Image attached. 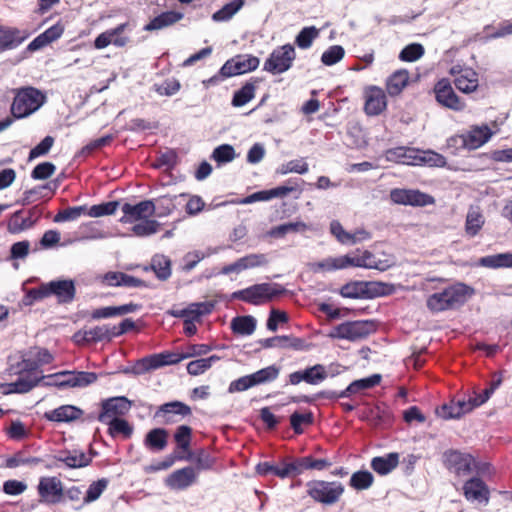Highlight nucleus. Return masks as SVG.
Returning a JSON list of instances; mask_svg holds the SVG:
<instances>
[{"instance_id":"13","label":"nucleus","mask_w":512,"mask_h":512,"mask_svg":"<svg viewBox=\"0 0 512 512\" xmlns=\"http://www.w3.org/2000/svg\"><path fill=\"white\" fill-rule=\"evenodd\" d=\"M391 200L396 204L426 206L434 203V198L419 190L395 188L390 192Z\"/></svg>"},{"instance_id":"25","label":"nucleus","mask_w":512,"mask_h":512,"mask_svg":"<svg viewBox=\"0 0 512 512\" xmlns=\"http://www.w3.org/2000/svg\"><path fill=\"white\" fill-rule=\"evenodd\" d=\"M196 480V470L188 466L171 473L166 479V485L173 490H184L195 483Z\"/></svg>"},{"instance_id":"26","label":"nucleus","mask_w":512,"mask_h":512,"mask_svg":"<svg viewBox=\"0 0 512 512\" xmlns=\"http://www.w3.org/2000/svg\"><path fill=\"white\" fill-rule=\"evenodd\" d=\"M464 496L468 501H488L489 490L480 478H471L463 486Z\"/></svg>"},{"instance_id":"60","label":"nucleus","mask_w":512,"mask_h":512,"mask_svg":"<svg viewBox=\"0 0 512 512\" xmlns=\"http://www.w3.org/2000/svg\"><path fill=\"white\" fill-rule=\"evenodd\" d=\"M191 433L192 429L187 425H181L176 429L174 439L183 451H188L190 447Z\"/></svg>"},{"instance_id":"45","label":"nucleus","mask_w":512,"mask_h":512,"mask_svg":"<svg viewBox=\"0 0 512 512\" xmlns=\"http://www.w3.org/2000/svg\"><path fill=\"white\" fill-rule=\"evenodd\" d=\"M210 350H211L210 346H208L206 344H193V345H190L187 348V352L182 355L172 354V353H162V354H163V356H167L166 359H172V360L176 359L177 360L176 363H178L185 358L205 355Z\"/></svg>"},{"instance_id":"35","label":"nucleus","mask_w":512,"mask_h":512,"mask_svg":"<svg viewBox=\"0 0 512 512\" xmlns=\"http://www.w3.org/2000/svg\"><path fill=\"white\" fill-rule=\"evenodd\" d=\"M44 379L43 376L35 379L30 378H19L17 381L13 383H5L1 385L3 394L10 393H27L31 391L34 387L41 383V380Z\"/></svg>"},{"instance_id":"19","label":"nucleus","mask_w":512,"mask_h":512,"mask_svg":"<svg viewBox=\"0 0 512 512\" xmlns=\"http://www.w3.org/2000/svg\"><path fill=\"white\" fill-rule=\"evenodd\" d=\"M326 368L321 364L308 367L304 370L295 371L289 374V383L298 385L304 381L310 385H317L327 378Z\"/></svg>"},{"instance_id":"20","label":"nucleus","mask_w":512,"mask_h":512,"mask_svg":"<svg viewBox=\"0 0 512 512\" xmlns=\"http://www.w3.org/2000/svg\"><path fill=\"white\" fill-rule=\"evenodd\" d=\"M300 183H304V181L289 179L285 185H281L268 190L258 191V201H268L273 198H284L290 193H296L294 198L299 199L303 191Z\"/></svg>"},{"instance_id":"63","label":"nucleus","mask_w":512,"mask_h":512,"mask_svg":"<svg viewBox=\"0 0 512 512\" xmlns=\"http://www.w3.org/2000/svg\"><path fill=\"white\" fill-rule=\"evenodd\" d=\"M107 485H108V481L106 479H100L96 482H93L89 486V488L86 492V495L84 497V502L90 503V502L97 500L100 497V495L102 494V492L105 490Z\"/></svg>"},{"instance_id":"22","label":"nucleus","mask_w":512,"mask_h":512,"mask_svg":"<svg viewBox=\"0 0 512 512\" xmlns=\"http://www.w3.org/2000/svg\"><path fill=\"white\" fill-rule=\"evenodd\" d=\"M445 465L457 475H466L472 471L473 458L469 454L458 451H449L444 454Z\"/></svg>"},{"instance_id":"30","label":"nucleus","mask_w":512,"mask_h":512,"mask_svg":"<svg viewBox=\"0 0 512 512\" xmlns=\"http://www.w3.org/2000/svg\"><path fill=\"white\" fill-rule=\"evenodd\" d=\"M456 88L463 93L474 92L478 88V75L472 69H461L454 78Z\"/></svg>"},{"instance_id":"6","label":"nucleus","mask_w":512,"mask_h":512,"mask_svg":"<svg viewBox=\"0 0 512 512\" xmlns=\"http://www.w3.org/2000/svg\"><path fill=\"white\" fill-rule=\"evenodd\" d=\"M376 330L377 325L373 320L347 321L335 326L331 332V337L359 341L367 338Z\"/></svg>"},{"instance_id":"7","label":"nucleus","mask_w":512,"mask_h":512,"mask_svg":"<svg viewBox=\"0 0 512 512\" xmlns=\"http://www.w3.org/2000/svg\"><path fill=\"white\" fill-rule=\"evenodd\" d=\"M386 285L375 281H353L340 288V295L344 298H374L384 294Z\"/></svg>"},{"instance_id":"64","label":"nucleus","mask_w":512,"mask_h":512,"mask_svg":"<svg viewBox=\"0 0 512 512\" xmlns=\"http://www.w3.org/2000/svg\"><path fill=\"white\" fill-rule=\"evenodd\" d=\"M212 157L219 163L230 162L235 157L234 148L228 144L220 145L214 149Z\"/></svg>"},{"instance_id":"57","label":"nucleus","mask_w":512,"mask_h":512,"mask_svg":"<svg viewBox=\"0 0 512 512\" xmlns=\"http://www.w3.org/2000/svg\"><path fill=\"white\" fill-rule=\"evenodd\" d=\"M87 213L86 206L69 207L58 212L54 217V222L72 221L76 220L82 214Z\"/></svg>"},{"instance_id":"16","label":"nucleus","mask_w":512,"mask_h":512,"mask_svg":"<svg viewBox=\"0 0 512 512\" xmlns=\"http://www.w3.org/2000/svg\"><path fill=\"white\" fill-rule=\"evenodd\" d=\"M256 69V58L247 55H237L225 62L220 69L223 78L240 75Z\"/></svg>"},{"instance_id":"8","label":"nucleus","mask_w":512,"mask_h":512,"mask_svg":"<svg viewBox=\"0 0 512 512\" xmlns=\"http://www.w3.org/2000/svg\"><path fill=\"white\" fill-rule=\"evenodd\" d=\"M435 99L439 105L453 111H462L465 108V102L455 93L451 81L442 78L436 82L433 88Z\"/></svg>"},{"instance_id":"42","label":"nucleus","mask_w":512,"mask_h":512,"mask_svg":"<svg viewBox=\"0 0 512 512\" xmlns=\"http://www.w3.org/2000/svg\"><path fill=\"white\" fill-rule=\"evenodd\" d=\"M374 477L371 472L361 470L354 472L350 478V486L356 490H366L372 486Z\"/></svg>"},{"instance_id":"40","label":"nucleus","mask_w":512,"mask_h":512,"mask_svg":"<svg viewBox=\"0 0 512 512\" xmlns=\"http://www.w3.org/2000/svg\"><path fill=\"white\" fill-rule=\"evenodd\" d=\"M213 308L214 303L210 301L192 303L186 308L187 314L184 319L198 321L201 316L211 313Z\"/></svg>"},{"instance_id":"36","label":"nucleus","mask_w":512,"mask_h":512,"mask_svg":"<svg viewBox=\"0 0 512 512\" xmlns=\"http://www.w3.org/2000/svg\"><path fill=\"white\" fill-rule=\"evenodd\" d=\"M168 443V432L163 428L150 430L144 439V445L152 451H162Z\"/></svg>"},{"instance_id":"24","label":"nucleus","mask_w":512,"mask_h":512,"mask_svg":"<svg viewBox=\"0 0 512 512\" xmlns=\"http://www.w3.org/2000/svg\"><path fill=\"white\" fill-rule=\"evenodd\" d=\"M126 26L127 23H122L113 29L106 30L99 34L94 41V47L96 49H103L110 44H114L117 47L125 46L128 43L129 38L121 36V34L124 32Z\"/></svg>"},{"instance_id":"1","label":"nucleus","mask_w":512,"mask_h":512,"mask_svg":"<svg viewBox=\"0 0 512 512\" xmlns=\"http://www.w3.org/2000/svg\"><path fill=\"white\" fill-rule=\"evenodd\" d=\"M474 294V288L463 282H456L429 295L426 299V306L432 313L454 310L464 305Z\"/></svg>"},{"instance_id":"23","label":"nucleus","mask_w":512,"mask_h":512,"mask_svg":"<svg viewBox=\"0 0 512 512\" xmlns=\"http://www.w3.org/2000/svg\"><path fill=\"white\" fill-rule=\"evenodd\" d=\"M191 408L183 402L172 401L162 404L154 414V418L161 419L162 423L169 424L175 422V416H189Z\"/></svg>"},{"instance_id":"46","label":"nucleus","mask_w":512,"mask_h":512,"mask_svg":"<svg viewBox=\"0 0 512 512\" xmlns=\"http://www.w3.org/2000/svg\"><path fill=\"white\" fill-rule=\"evenodd\" d=\"M58 460L64 462L70 468H80L89 465L91 457L87 456L84 452L74 451L65 456H59Z\"/></svg>"},{"instance_id":"53","label":"nucleus","mask_w":512,"mask_h":512,"mask_svg":"<svg viewBox=\"0 0 512 512\" xmlns=\"http://www.w3.org/2000/svg\"><path fill=\"white\" fill-rule=\"evenodd\" d=\"M345 55L344 48L340 45H333L323 52L321 61L326 66H332L343 59Z\"/></svg>"},{"instance_id":"10","label":"nucleus","mask_w":512,"mask_h":512,"mask_svg":"<svg viewBox=\"0 0 512 512\" xmlns=\"http://www.w3.org/2000/svg\"><path fill=\"white\" fill-rule=\"evenodd\" d=\"M492 136V132L487 125L474 127L466 134L451 137L448 140L449 145H460L468 150H475L484 145Z\"/></svg>"},{"instance_id":"61","label":"nucleus","mask_w":512,"mask_h":512,"mask_svg":"<svg viewBox=\"0 0 512 512\" xmlns=\"http://www.w3.org/2000/svg\"><path fill=\"white\" fill-rule=\"evenodd\" d=\"M174 198L170 196H162L156 199V202H154L156 206V215L158 217H164L169 215L174 209Z\"/></svg>"},{"instance_id":"4","label":"nucleus","mask_w":512,"mask_h":512,"mask_svg":"<svg viewBox=\"0 0 512 512\" xmlns=\"http://www.w3.org/2000/svg\"><path fill=\"white\" fill-rule=\"evenodd\" d=\"M307 495L323 505H334L341 499L345 487L338 481L312 480L307 484Z\"/></svg>"},{"instance_id":"43","label":"nucleus","mask_w":512,"mask_h":512,"mask_svg":"<svg viewBox=\"0 0 512 512\" xmlns=\"http://www.w3.org/2000/svg\"><path fill=\"white\" fill-rule=\"evenodd\" d=\"M243 4V0H233L230 3L224 5L220 10L216 11L212 15V19L217 22L227 21L240 10Z\"/></svg>"},{"instance_id":"5","label":"nucleus","mask_w":512,"mask_h":512,"mask_svg":"<svg viewBox=\"0 0 512 512\" xmlns=\"http://www.w3.org/2000/svg\"><path fill=\"white\" fill-rule=\"evenodd\" d=\"M45 96L37 89L29 87L20 90L11 105L13 117L20 119L37 111L44 103Z\"/></svg>"},{"instance_id":"41","label":"nucleus","mask_w":512,"mask_h":512,"mask_svg":"<svg viewBox=\"0 0 512 512\" xmlns=\"http://www.w3.org/2000/svg\"><path fill=\"white\" fill-rule=\"evenodd\" d=\"M24 39L25 37H21L18 30L0 27V50L12 49L18 46Z\"/></svg>"},{"instance_id":"52","label":"nucleus","mask_w":512,"mask_h":512,"mask_svg":"<svg viewBox=\"0 0 512 512\" xmlns=\"http://www.w3.org/2000/svg\"><path fill=\"white\" fill-rule=\"evenodd\" d=\"M118 206V201H110L98 205H93L89 208V210H87V214L93 218L112 215L116 212Z\"/></svg>"},{"instance_id":"3","label":"nucleus","mask_w":512,"mask_h":512,"mask_svg":"<svg viewBox=\"0 0 512 512\" xmlns=\"http://www.w3.org/2000/svg\"><path fill=\"white\" fill-rule=\"evenodd\" d=\"M76 293L75 283L71 279L53 280L42 283L38 288L31 289L28 297L32 300H41L54 295L59 303H70Z\"/></svg>"},{"instance_id":"59","label":"nucleus","mask_w":512,"mask_h":512,"mask_svg":"<svg viewBox=\"0 0 512 512\" xmlns=\"http://www.w3.org/2000/svg\"><path fill=\"white\" fill-rule=\"evenodd\" d=\"M254 97V85L252 83H247L240 90L235 92L232 104L233 106L240 107L245 105Z\"/></svg>"},{"instance_id":"58","label":"nucleus","mask_w":512,"mask_h":512,"mask_svg":"<svg viewBox=\"0 0 512 512\" xmlns=\"http://www.w3.org/2000/svg\"><path fill=\"white\" fill-rule=\"evenodd\" d=\"M217 356L202 358L191 361L187 365V371L190 375H199L211 367L212 362L218 360Z\"/></svg>"},{"instance_id":"49","label":"nucleus","mask_w":512,"mask_h":512,"mask_svg":"<svg viewBox=\"0 0 512 512\" xmlns=\"http://www.w3.org/2000/svg\"><path fill=\"white\" fill-rule=\"evenodd\" d=\"M319 31L316 27H304L296 36L295 43L301 49L309 48L314 39L318 37Z\"/></svg>"},{"instance_id":"54","label":"nucleus","mask_w":512,"mask_h":512,"mask_svg":"<svg viewBox=\"0 0 512 512\" xmlns=\"http://www.w3.org/2000/svg\"><path fill=\"white\" fill-rule=\"evenodd\" d=\"M313 423V414L311 412L301 414L294 412L290 416V424L295 434H302V425H311Z\"/></svg>"},{"instance_id":"62","label":"nucleus","mask_w":512,"mask_h":512,"mask_svg":"<svg viewBox=\"0 0 512 512\" xmlns=\"http://www.w3.org/2000/svg\"><path fill=\"white\" fill-rule=\"evenodd\" d=\"M289 321V316L285 311L278 309H271L266 326L270 331H276L280 324H285Z\"/></svg>"},{"instance_id":"21","label":"nucleus","mask_w":512,"mask_h":512,"mask_svg":"<svg viewBox=\"0 0 512 512\" xmlns=\"http://www.w3.org/2000/svg\"><path fill=\"white\" fill-rule=\"evenodd\" d=\"M38 493L41 501L48 504L58 503L63 495L62 483L56 477L41 478L38 485Z\"/></svg>"},{"instance_id":"27","label":"nucleus","mask_w":512,"mask_h":512,"mask_svg":"<svg viewBox=\"0 0 512 512\" xmlns=\"http://www.w3.org/2000/svg\"><path fill=\"white\" fill-rule=\"evenodd\" d=\"M410 81V75L408 70L399 69L394 71L385 82V88L387 93L391 97L398 96L407 87Z\"/></svg>"},{"instance_id":"14","label":"nucleus","mask_w":512,"mask_h":512,"mask_svg":"<svg viewBox=\"0 0 512 512\" xmlns=\"http://www.w3.org/2000/svg\"><path fill=\"white\" fill-rule=\"evenodd\" d=\"M122 212L123 216L120 218V222L132 223L155 215L156 206L152 200H144L135 205L125 203L122 205Z\"/></svg>"},{"instance_id":"56","label":"nucleus","mask_w":512,"mask_h":512,"mask_svg":"<svg viewBox=\"0 0 512 512\" xmlns=\"http://www.w3.org/2000/svg\"><path fill=\"white\" fill-rule=\"evenodd\" d=\"M256 385V373L240 377L230 383L228 391L230 393L242 392Z\"/></svg>"},{"instance_id":"2","label":"nucleus","mask_w":512,"mask_h":512,"mask_svg":"<svg viewBox=\"0 0 512 512\" xmlns=\"http://www.w3.org/2000/svg\"><path fill=\"white\" fill-rule=\"evenodd\" d=\"M315 269L323 272L346 269L348 267H363L384 271L390 267L387 261L376 260L375 256L368 250L361 254H347L339 257H328L314 264Z\"/></svg>"},{"instance_id":"18","label":"nucleus","mask_w":512,"mask_h":512,"mask_svg":"<svg viewBox=\"0 0 512 512\" xmlns=\"http://www.w3.org/2000/svg\"><path fill=\"white\" fill-rule=\"evenodd\" d=\"M263 348H281L294 351H303L309 348V344L303 338L293 335L274 336L258 341Z\"/></svg>"},{"instance_id":"28","label":"nucleus","mask_w":512,"mask_h":512,"mask_svg":"<svg viewBox=\"0 0 512 512\" xmlns=\"http://www.w3.org/2000/svg\"><path fill=\"white\" fill-rule=\"evenodd\" d=\"M399 464V454L391 452L384 456H377L371 460V468L379 475H387Z\"/></svg>"},{"instance_id":"44","label":"nucleus","mask_w":512,"mask_h":512,"mask_svg":"<svg viewBox=\"0 0 512 512\" xmlns=\"http://www.w3.org/2000/svg\"><path fill=\"white\" fill-rule=\"evenodd\" d=\"M111 329L107 325L96 326L91 329L84 330L85 342H98L103 340H111Z\"/></svg>"},{"instance_id":"51","label":"nucleus","mask_w":512,"mask_h":512,"mask_svg":"<svg viewBox=\"0 0 512 512\" xmlns=\"http://www.w3.org/2000/svg\"><path fill=\"white\" fill-rule=\"evenodd\" d=\"M160 224L156 220L145 219L142 222L135 224L132 231L136 236L145 237L158 232Z\"/></svg>"},{"instance_id":"17","label":"nucleus","mask_w":512,"mask_h":512,"mask_svg":"<svg viewBox=\"0 0 512 512\" xmlns=\"http://www.w3.org/2000/svg\"><path fill=\"white\" fill-rule=\"evenodd\" d=\"M131 401L126 397H113L102 403V411L98 416L100 422H108L117 416L125 415L131 408Z\"/></svg>"},{"instance_id":"37","label":"nucleus","mask_w":512,"mask_h":512,"mask_svg":"<svg viewBox=\"0 0 512 512\" xmlns=\"http://www.w3.org/2000/svg\"><path fill=\"white\" fill-rule=\"evenodd\" d=\"M479 265L492 269L512 268V252L482 257L479 259Z\"/></svg>"},{"instance_id":"9","label":"nucleus","mask_w":512,"mask_h":512,"mask_svg":"<svg viewBox=\"0 0 512 512\" xmlns=\"http://www.w3.org/2000/svg\"><path fill=\"white\" fill-rule=\"evenodd\" d=\"M294 59V47L291 44H286L271 53L264 64V69L273 74H280L290 69Z\"/></svg>"},{"instance_id":"12","label":"nucleus","mask_w":512,"mask_h":512,"mask_svg":"<svg viewBox=\"0 0 512 512\" xmlns=\"http://www.w3.org/2000/svg\"><path fill=\"white\" fill-rule=\"evenodd\" d=\"M364 99L363 110L368 116H378L387 108V96L381 87L367 86L364 89Z\"/></svg>"},{"instance_id":"32","label":"nucleus","mask_w":512,"mask_h":512,"mask_svg":"<svg viewBox=\"0 0 512 512\" xmlns=\"http://www.w3.org/2000/svg\"><path fill=\"white\" fill-rule=\"evenodd\" d=\"M381 382V375L373 374L367 378L355 380L347 388L338 394L339 398L349 397L362 390H367L377 386Z\"/></svg>"},{"instance_id":"48","label":"nucleus","mask_w":512,"mask_h":512,"mask_svg":"<svg viewBox=\"0 0 512 512\" xmlns=\"http://www.w3.org/2000/svg\"><path fill=\"white\" fill-rule=\"evenodd\" d=\"M308 169V164L304 159H294L280 165L276 172L280 175L288 173L305 174L308 172Z\"/></svg>"},{"instance_id":"39","label":"nucleus","mask_w":512,"mask_h":512,"mask_svg":"<svg viewBox=\"0 0 512 512\" xmlns=\"http://www.w3.org/2000/svg\"><path fill=\"white\" fill-rule=\"evenodd\" d=\"M151 268L160 280H166L171 275V261L164 255H155L152 258Z\"/></svg>"},{"instance_id":"15","label":"nucleus","mask_w":512,"mask_h":512,"mask_svg":"<svg viewBox=\"0 0 512 512\" xmlns=\"http://www.w3.org/2000/svg\"><path fill=\"white\" fill-rule=\"evenodd\" d=\"M167 356L163 354H153L136 361L132 367H127L122 370L125 374L142 375L152 370H156L160 367L169 364H176V359H166Z\"/></svg>"},{"instance_id":"34","label":"nucleus","mask_w":512,"mask_h":512,"mask_svg":"<svg viewBox=\"0 0 512 512\" xmlns=\"http://www.w3.org/2000/svg\"><path fill=\"white\" fill-rule=\"evenodd\" d=\"M21 213L22 211L19 210L12 214L8 222V231L10 233H20L34 226L37 219V217L33 219V216L36 215L35 208L29 210V216L26 218H21Z\"/></svg>"},{"instance_id":"38","label":"nucleus","mask_w":512,"mask_h":512,"mask_svg":"<svg viewBox=\"0 0 512 512\" xmlns=\"http://www.w3.org/2000/svg\"><path fill=\"white\" fill-rule=\"evenodd\" d=\"M255 328L256 323L252 316H238L231 321V329L233 333L238 335H251Z\"/></svg>"},{"instance_id":"50","label":"nucleus","mask_w":512,"mask_h":512,"mask_svg":"<svg viewBox=\"0 0 512 512\" xmlns=\"http://www.w3.org/2000/svg\"><path fill=\"white\" fill-rule=\"evenodd\" d=\"M424 53L425 49L421 44L411 43L401 50L399 59L404 62H414L420 59Z\"/></svg>"},{"instance_id":"31","label":"nucleus","mask_w":512,"mask_h":512,"mask_svg":"<svg viewBox=\"0 0 512 512\" xmlns=\"http://www.w3.org/2000/svg\"><path fill=\"white\" fill-rule=\"evenodd\" d=\"M183 15L175 11H166L153 18L148 24L144 26L145 31H156L166 27L172 26L179 20Z\"/></svg>"},{"instance_id":"11","label":"nucleus","mask_w":512,"mask_h":512,"mask_svg":"<svg viewBox=\"0 0 512 512\" xmlns=\"http://www.w3.org/2000/svg\"><path fill=\"white\" fill-rule=\"evenodd\" d=\"M332 463L326 459H315L308 455L304 457L294 458L292 461L287 462L288 469L282 472V475H288V477H296L302 474L305 470H324L330 467Z\"/></svg>"},{"instance_id":"33","label":"nucleus","mask_w":512,"mask_h":512,"mask_svg":"<svg viewBox=\"0 0 512 512\" xmlns=\"http://www.w3.org/2000/svg\"><path fill=\"white\" fill-rule=\"evenodd\" d=\"M485 224V218L479 207L471 206L466 215L465 233L469 237H475Z\"/></svg>"},{"instance_id":"47","label":"nucleus","mask_w":512,"mask_h":512,"mask_svg":"<svg viewBox=\"0 0 512 512\" xmlns=\"http://www.w3.org/2000/svg\"><path fill=\"white\" fill-rule=\"evenodd\" d=\"M104 423L109 425V433L113 437L122 434L124 437L128 438L133 432V427L125 419L113 418Z\"/></svg>"},{"instance_id":"29","label":"nucleus","mask_w":512,"mask_h":512,"mask_svg":"<svg viewBox=\"0 0 512 512\" xmlns=\"http://www.w3.org/2000/svg\"><path fill=\"white\" fill-rule=\"evenodd\" d=\"M82 413V410L75 406L63 405L54 410L45 412L44 417L49 421L70 422L78 419Z\"/></svg>"},{"instance_id":"55","label":"nucleus","mask_w":512,"mask_h":512,"mask_svg":"<svg viewBox=\"0 0 512 512\" xmlns=\"http://www.w3.org/2000/svg\"><path fill=\"white\" fill-rule=\"evenodd\" d=\"M286 469H288L286 461H283L281 466L269 462L258 463V475L262 476L273 474L281 479L289 478L288 475H282V472Z\"/></svg>"}]
</instances>
